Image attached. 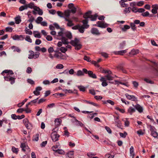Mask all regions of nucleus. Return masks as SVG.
Wrapping results in <instances>:
<instances>
[{"label":"nucleus","instance_id":"nucleus-1","mask_svg":"<svg viewBox=\"0 0 158 158\" xmlns=\"http://www.w3.org/2000/svg\"><path fill=\"white\" fill-rule=\"evenodd\" d=\"M70 44L75 47L76 50H79L82 47V45L80 43L79 40L77 38H75L74 40H72L70 42Z\"/></svg>","mask_w":158,"mask_h":158},{"label":"nucleus","instance_id":"nucleus-2","mask_svg":"<svg viewBox=\"0 0 158 158\" xmlns=\"http://www.w3.org/2000/svg\"><path fill=\"white\" fill-rule=\"evenodd\" d=\"M91 11H89L86 12L85 15H83V17L85 19L90 18L92 21H95L97 17V15H91Z\"/></svg>","mask_w":158,"mask_h":158},{"label":"nucleus","instance_id":"nucleus-3","mask_svg":"<svg viewBox=\"0 0 158 158\" xmlns=\"http://www.w3.org/2000/svg\"><path fill=\"white\" fill-rule=\"evenodd\" d=\"M59 36H61L62 37L66 36L69 39H71L72 38V35L70 32L64 31H61L58 33Z\"/></svg>","mask_w":158,"mask_h":158},{"label":"nucleus","instance_id":"nucleus-4","mask_svg":"<svg viewBox=\"0 0 158 158\" xmlns=\"http://www.w3.org/2000/svg\"><path fill=\"white\" fill-rule=\"evenodd\" d=\"M84 73L86 74H88L89 76L91 78L94 79H96L97 78L96 75L91 71H88L87 69H82Z\"/></svg>","mask_w":158,"mask_h":158},{"label":"nucleus","instance_id":"nucleus-5","mask_svg":"<svg viewBox=\"0 0 158 158\" xmlns=\"http://www.w3.org/2000/svg\"><path fill=\"white\" fill-rule=\"evenodd\" d=\"M61 42H59L57 44V46L60 47L62 46V44H68L69 42L67 41L68 39L65 37H62L61 38Z\"/></svg>","mask_w":158,"mask_h":158},{"label":"nucleus","instance_id":"nucleus-6","mask_svg":"<svg viewBox=\"0 0 158 158\" xmlns=\"http://www.w3.org/2000/svg\"><path fill=\"white\" fill-rule=\"evenodd\" d=\"M23 123L25 125L26 128L28 129H31L32 128L31 124L30 123L28 119L27 118L23 119Z\"/></svg>","mask_w":158,"mask_h":158},{"label":"nucleus","instance_id":"nucleus-7","mask_svg":"<svg viewBox=\"0 0 158 158\" xmlns=\"http://www.w3.org/2000/svg\"><path fill=\"white\" fill-rule=\"evenodd\" d=\"M4 78L5 80L10 81V84L12 85L15 83L16 79L15 78L10 77V76H5L4 77Z\"/></svg>","mask_w":158,"mask_h":158},{"label":"nucleus","instance_id":"nucleus-8","mask_svg":"<svg viewBox=\"0 0 158 158\" xmlns=\"http://www.w3.org/2000/svg\"><path fill=\"white\" fill-rule=\"evenodd\" d=\"M60 137V135L57 134L56 132H53L51 134V137L52 140L56 142L58 140V138Z\"/></svg>","mask_w":158,"mask_h":158},{"label":"nucleus","instance_id":"nucleus-9","mask_svg":"<svg viewBox=\"0 0 158 158\" xmlns=\"http://www.w3.org/2000/svg\"><path fill=\"white\" fill-rule=\"evenodd\" d=\"M88 62H90L91 63L94 65L95 66L98 68L100 67V65L98 64V63L101 61L102 60H97V61L94 60H86Z\"/></svg>","mask_w":158,"mask_h":158},{"label":"nucleus","instance_id":"nucleus-10","mask_svg":"<svg viewBox=\"0 0 158 158\" xmlns=\"http://www.w3.org/2000/svg\"><path fill=\"white\" fill-rule=\"evenodd\" d=\"M125 95L128 99L134 101H137V98L134 95H130L128 94H126Z\"/></svg>","mask_w":158,"mask_h":158},{"label":"nucleus","instance_id":"nucleus-11","mask_svg":"<svg viewBox=\"0 0 158 158\" xmlns=\"http://www.w3.org/2000/svg\"><path fill=\"white\" fill-rule=\"evenodd\" d=\"M97 24L98 25H97L96 24L94 25L102 28H106L108 26V25L106 23H102L100 21H98L97 22Z\"/></svg>","mask_w":158,"mask_h":158},{"label":"nucleus","instance_id":"nucleus-12","mask_svg":"<svg viewBox=\"0 0 158 158\" xmlns=\"http://www.w3.org/2000/svg\"><path fill=\"white\" fill-rule=\"evenodd\" d=\"M116 125L119 128L122 129V125L121 121L119 120L118 117H116L115 120Z\"/></svg>","mask_w":158,"mask_h":158},{"label":"nucleus","instance_id":"nucleus-13","mask_svg":"<svg viewBox=\"0 0 158 158\" xmlns=\"http://www.w3.org/2000/svg\"><path fill=\"white\" fill-rule=\"evenodd\" d=\"M139 50L138 49H133L131 50V52L129 53V56H135L137 54L139 53Z\"/></svg>","mask_w":158,"mask_h":158},{"label":"nucleus","instance_id":"nucleus-14","mask_svg":"<svg viewBox=\"0 0 158 158\" xmlns=\"http://www.w3.org/2000/svg\"><path fill=\"white\" fill-rule=\"evenodd\" d=\"M91 32L92 34L96 35H98L100 34L98 30L95 28H93L91 30Z\"/></svg>","mask_w":158,"mask_h":158},{"label":"nucleus","instance_id":"nucleus-15","mask_svg":"<svg viewBox=\"0 0 158 158\" xmlns=\"http://www.w3.org/2000/svg\"><path fill=\"white\" fill-rule=\"evenodd\" d=\"M74 151L69 152L66 155V158H74Z\"/></svg>","mask_w":158,"mask_h":158},{"label":"nucleus","instance_id":"nucleus-16","mask_svg":"<svg viewBox=\"0 0 158 158\" xmlns=\"http://www.w3.org/2000/svg\"><path fill=\"white\" fill-rule=\"evenodd\" d=\"M135 109L137 110L138 111L141 113L143 111V108L139 104H136L135 106Z\"/></svg>","mask_w":158,"mask_h":158},{"label":"nucleus","instance_id":"nucleus-17","mask_svg":"<svg viewBox=\"0 0 158 158\" xmlns=\"http://www.w3.org/2000/svg\"><path fill=\"white\" fill-rule=\"evenodd\" d=\"M64 19L65 20L68 22L67 23V26L68 27H71L74 25V23H73V21L69 20V19L64 17Z\"/></svg>","mask_w":158,"mask_h":158},{"label":"nucleus","instance_id":"nucleus-18","mask_svg":"<svg viewBox=\"0 0 158 158\" xmlns=\"http://www.w3.org/2000/svg\"><path fill=\"white\" fill-rule=\"evenodd\" d=\"M34 10L38 12V14L41 15L43 14V11L39 7L35 6L34 8Z\"/></svg>","mask_w":158,"mask_h":158},{"label":"nucleus","instance_id":"nucleus-19","mask_svg":"<svg viewBox=\"0 0 158 158\" xmlns=\"http://www.w3.org/2000/svg\"><path fill=\"white\" fill-rule=\"evenodd\" d=\"M127 52V50H124L116 51L114 52V53L115 55H123Z\"/></svg>","mask_w":158,"mask_h":158},{"label":"nucleus","instance_id":"nucleus-20","mask_svg":"<svg viewBox=\"0 0 158 158\" xmlns=\"http://www.w3.org/2000/svg\"><path fill=\"white\" fill-rule=\"evenodd\" d=\"M82 22L83 24V26L85 27V28H87L89 27V25L87 24L88 23V19H85L83 20Z\"/></svg>","mask_w":158,"mask_h":158},{"label":"nucleus","instance_id":"nucleus-21","mask_svg":"<svg viewBox=\"0 0 158 158\" xmlns=\"http://www.w3.org/2000/svg\"><path fill=\"white\" fill-rule=\"evenodd\" d=\"M135 111V108H133L132 107H130L128 109L127 112L129 113L130 115H132L133 113Z\"/></svg>","mask_w":158,"mask_h":158},{"label":"nucleus","instance_id":"nucleus-22","mask_svg":"<svg viewBox=\"0 0 158 158\" xmlns=\"http://www.w3.org/2000/svg\"><path fill=\"white\" fill-rule=\"evenodd\" d=\"M152 63V66L154 67L156 69H158V62H156L154 61H151Z\"/></svg>","mask_w":158,"mask_h":158},{"label":"nucleus","instance_id":"nucleus-23","mask_svg":"<svg viewBox=\"0 0 158 158\" xmlns=\"http://www.w3.org/2000/svg\"><path fill=\"white\" fill-rule=\"evenodd\" d=\"M124 64L123 63H122L119 64L118 65V68L122 70L123 73H126L127 72L125 70L123 69V68L124 66Z\"/></svg>","mask_w":158,"mask_h":158},{"label":"nucleus","instance_id":"nucleus-24","mask_svg":"<svg viewBox=\"0 0 158 158\" xmlns=\"http://www.w3.org/2000/svg\"><path fill=\"white\" fill-rule=\"evenodd\" d=\"M70 11L69 10L65 11L64 13V17H66L68 18L70 16Z\"/></svg>","mask_w":158,"mask_h":158},{"label":"nucleus","instance_id":"nucleus-25","mask_svg":"<svg viewBox=\"0 0 158 158\" xmlns=\"http://www.w3.org/2000/svg\"><path fill=\"white\" fill-rule=\"evenodd\" d=\"M101 72L103 73H107L108 74H111L112 73V72L111 71H110V70H105L104 69H101Z\"/></svg>","mask_w":158,"mask_h":158},{"label":"nucleus","instance_id":"nucleus-26","mask_svg":"<svg viewBox=\"0 0 158 158\" xmlns=\"http://www.w3.org/2000/svg\"><path fill=\"white\" fill-rule=\"evenodd\" d=\"M61 122V120L60 119L58 118H56L55 120V125L56 126H59Z\"/></svg>","mask_w":158,"mask_h":158},{"label":"nucleus","instance_id":"nucleus-27","mask_svg":"<svg viewBox=\"0 0 158 158\" xmlns=\"http://www.w3.org/2000/svg\"><path fill=\"white\" fill-rule=\"evenodd\" d=\"M82 101L84 102H85L88 104H91L94 106H98V105L96 103L93 102H90L85 100H82Z\"/></svg>","mask_w":158,"mask_h":158},{"label":"nucleus","instance_id":"nucleus-28","mask_svg":"<svg viewBox=\"0 0 158 158\" xmlns=\"http://www.w3.org/2000/svg\"><path fill=\"white\" fill-rule=\"evenodd\" d=\"M33 34L35 37L40 38L41 37L40 34L38 31H34L33 32Z\"/></svg>","mask_w":158,"mask_h":158},{"label":"nucleus","instance_id":"nucleus-29","mask_svg":"<svg viewBox=\"0 0 158 158\" xmlns=\"http://www.w3.org/2000/svg\"><path fill=\"white\" fill-rule=\"evenodd\" d=\"M26 5L27 6V9L29 7L31 9L33 8L34 9L35 7L36 6H34L33 2H30L29 4Z\"/></svg>","mask_w":158,"mask_h":158},{"label":"nucleus","instance_id":"nucleus-30","mask_svg":"<svg viewBox=\"0 0 158 158\" xmlns=\"http://www.w3.org/2000/svg\"><path fill=\"white\" fill-rule=\"evenodd\" d=\"M12 49H14V52H20L21 51V50L18 47H16L13 46L11 47Z\"/></svg>","mask_w":158,"mask_h":158},{"label":"nucleus","instance_id":"nucleus-31","mask_svg":"<svg viewBox=\"0 0 158 158\" xmlns=\"http://www.w3.org/2000/svg\"><path fill=\"white\" fill-rule=\"evenodd\" d=\"M28 58L32 59L34 58V52L32 51H30L29 52Z\"/></svg>","mask_w":158,"mask_h":158},{"label":"nucleus","instance_id":"nucleus-32","mask_svg":"<svg viewBox=\"0 0 158 158\" xmlns=\"http://www.w3.org/2000/svg\"><path fill=\"white\" fill-rule=\"evenodd\" d=\"M55 152L57 153L58 154L60 155L64 154L65 153L63 150L60 149H58L55 151Z\"/></svg>","mask_w":158,"mask_h":158},{"label":"nucleus","instance_id":"nucleus-33","mask_svg":"<svg viewBox=\"0 0 158 158\" xmlns=\"http://www.w3.org/2000/svg\"><path fill=\"white\" fill-rule=\"evenodd\" d=\"M103 102L104 104H106L107 103H108L112 106L114 105V102L110 100H108L107 101H103Z\"/></svg>","mask_w":158,"mask_h":158},{"label":"nucleus","instance_id":"nucleus-34","mask_svg":"<svg viewBox=\"0 0 158 158\" xmlns=\"http://www.w3.org/2000/svg\"><path fill=\"white\" fill-rule=\"evenodd\" d=\"M16 23L17 24H19L21 21V18L20 16H18L15 18Z\"/></svg>","mask_w":158,"mask_h":158},{"label":"nucleus","instance_id":"nucleus-35","mask_svg":"<svg viewBox=\"0 0 158 158\" xmlns=\"http://www.w3.org/2000/svg\"><path fill=\"white\" fill-rule=\"evenodd\" d=\"M85 28L83 26H80L79 28L78 29L79 31L81 33H83L85 31L84 29Z\"/></svg>","mask_w":158,"mask_h":158},{"label":"nucleus","instance_id":"nucleus-36","mask_svg":"<svg viewBox=\"0 0 158 158\" xmlns=\"http://www.w3.org/2000/svg\"><path fill=\"white\" fill-rule=\"evenodd\" d=\"M20 147L22 148L23 151L25 152L26 151L25 148H26V147H28L27 146L26 144L25 143H22L21 144Z\"/></svg>","mask_w":158,"mask_h":158},{"label":"nucleus","instance_id":"nucleus-37","mask_svg":"<svg viewBox=\"0 0 158 158\" xmlns=\"http://www.w3.org/2000/svg\"><path fill=\"white\" fill-rule=\"evenodd\" d=\"M23 38V35H15L13 36L12 38L14 40H20V38Z\"/></svg>","mask_w":158,"mask_h":158},{"label":"nucleus","instance_id":"nucleus-38","mask_svg":"<svg viewBox=\"0 0 158 158\" xmlns=\"http://www.w3.org/2000/svg\"><path fill=\"white\" fill-rule=\"evenodd\" d=\"M43 18L40 16L38 17L35 21L36 23L37 24L40 23L41 21L43 20Z\"/></svg>","mask_w":158,"mask_h":158},{"label":"nucleus","instance_id":"nucleus-39","mask_svg":"<svg viewBox=\"0 0 158 158\" xmlns=\"http://www.w3.org/2000/svg\"><path fill=\"white\" fill-rule=\"evenodd\" d=\"M27 9V6L26 5L21 6L19 8V11H21L25 10Z\"/></svg>","mask_w":158,"mask_h":158},{"label":"nucleus","instance_id":"nucleus-40","mask_svg":"<svg viewBox=\"0 0 158 158\" xmlns=\"http://www.w3.org/2000/svg\"><path fill=\"white\" fill-rule=\"evenodd\" d=\"M74 122L77 123L76 125H79L81 127H83V124L81 122L78 121L77 119H74Z\"/></svg>","mask_w":158,"mask_h":158},{"label":"nucleus","instance_id":"nucleus-41","mask_svg":"<svg viewBox=\"0 0 158 158\" xmlns=\"http://www.w3.org/2000/svg\"><path fill=\"white\" fill-rule=\"evenodd\" d=\"M27 99H25L22 102L18 103L17 105V106L18 107H21L23 105L24 103L27 101Z\"/></svg>","mask_w":158,"mask_h":158},{"label":"nucleus","instance_id":"nucleus-42","mask_svg":"<svg viewBox=\"0 0 158 158\" xmlns=\"http://www.w3.org/2000/svg\"><path fill=\"white\" fill-rule=\"evenodd\" d=\"M77 87L81 91L84 92L85 90V88L83 86L79 85L77 86Z\"/></svg>","mask_w":158,"mask_h":158},{"label":"nucleus","instance_id":"nucleus-43","mask_svg":"<svg viewBox=\"0 0 158 158\" xmlns=\"http://www.w3.org/2000/svg\"><path fill=\"white\" fill-rule=\"evenodd\" d=\"M84 73L83 71H82L81 70H79L77 71L76 75L77 76H83L84 75Z\"/></svg>","mask_w":158,"mask_h":158},{"label":"nucleus","instance_id":"nucleus-44","mask_svg":"<svg viewBox=\"0 0 158 158\" xmlns=\"http://www.w3.org/2000/svg\"><path fill=\"white\" fill-rule=\"evenodd\" d=\"M151 134L154 138H156L158 136L157 133L155 131L151 132Z\"/></svg>","mask_w":158,"mask_h":158},{"label":"nucleus","instance_id":"nucleus-45","mask_svg":"<svg viewBox=\"0 0 158 158\" xmlns=\"http://www.w3.org/2000/svg\"><path fill=\"white\" fill-rule=\"evenodd\" d=\"M110 75L108 74L105 76V77H106V80L110 81L113 80V77Z\"/></svg>","mask_w":158,"mask_h":158},{"label":"nucleus","instance_id":"nucleus-46","mask_svg":"<svg viewBox=\"0 0 158 158\" xmlns=\"http://www.w3.org/2000/svg\"><path fill=\"white\" fill-rule=\"evenodd\" d=\"M39 134V133H37L34 136V138L33 139L34 141H37L38 140Z\"/></svg>","mask_w":158,"mask_h":158},{"label":"nucleus","instance_id":"nucleus-47","mask_svg":"<svg viewBox=\"0 0 158 158\" xmlns=\"http://www.w3.org/2000/svg\"><path fill=\"white\" fill-rule=\"evenodd\" d=\"M119 135L120 136L123 138H125L127 135V133L126 132H124V133H121L120 132L119 133Z\"/></svg>","mask_w":158,"mask_h":158},{"label":"nucleus","instance_id":"nucleus-48","mask_svg":"<svg viewBox=\"0 0 158 158\" xmlns=\"http://www.w3.org/2000/svg\"><path fill=\"white\" fill-rule=\"evenodd\" d=\"M12 151L14 152L17 154L18 152V149L15 148V147H12L11 149Z\"/></svg>","mask_w":158,"mask_h":158},{"label":"nucleus","instance_id":"nucleus-49","mask_svg":"<svg viewBox=\"0 0 158 158\" xmlns=\"http://www.w3.org/2000/svg\"><path fill=\"white\" fill-rule=\"evenodd\" d=\"M25 31L26 33L27 34H28L29 35H31L32 34V31L30 29H28L27 27L26 28V29H25Z\"/></svg>","mask_w":158,"mask_h":158},{"label":"nucleus","instance_id":"nucleus-50","mask_svg":"<svg viewBox=\"0 0 158 158\" xmlns=\"http://www.w3.org/2000/svg\"><path fill=\"white\" fill-rule=\"evenodd\" d=\"M144 80L147 83L152 84L154 83L153 81H152L148 79V78H144Z\"/></svg>","mask_w":158,"mask_h":158},{"label":"nucleus","instance_id":"nucleus-51","mask_svg":"<svg viewBox=\"0 0 158 158\" xmlns=\"http://www.w3.org/2000/svg\"><path fill=\"white\" fill-rule=\"evenodd\" d=\"M57 14L60 17H64V13L62 12H61L59 11H57Z\"/></svg>","mask_w":158,"mask_h":158},{"label":"nucleus","instance_id":"nucleus-52","mask_svg":"<svg viewBox=\"0 0 158 158\" xmlns=\"http://www.w3.org/2000/svg\"><path fill=\"white\" fill-rule=\"evenodd\" d=\"M120 4L121 5V6L122 7H126V6L127 5L124 2H123V1H120L119 2Z\"/></svg>","mask_w":158,"mask_h":158},{"label":"nucleus","instance_id":"nucleus-53","mask_svg":"<svg viewBox=\"0 0 158 158\" xmlns=\"http://www.w3.org/2000/svg\"><path fill=\"white\" fill-rule=\"evenodd\" d=\"M115 109L118 110L120 112L122 113H125V111L124 109H121L118 107H115Z\"/></svg>","mask_w":158,"mask_h":158},{"label":"nucleus","instance_id":"nucleus-54","mask_svg":"<svg viewBox=\"0 0 158 158\" xmlns=\"http://www.w3.org/2000/svg\"><path fill=\"white\" fill-rule=\"evenodd\" d=\"M53 25H54L56 29H60L61 30V31L63 30V29L62 28H60V27L59 25L58 24L55 23H53Z\"/></svg>","mask_w":158,"mask_h":158},{"label":"nucleus","instance_id":"nucleus-55","mask_svg":"<svg viewBox=\"0 0 158 158\" xmlns=\"http://www.w3.org/2000/svg\"><path fill=\"white\" fill-rule=\"evenodd\" d=\"M130 28V27L128 25H125L124 26V27L122 28L123 31H125L127 29H129Z\"/></svg>","mask_w":158,"mask_h":158},{"label":"nucleus","instance_id":"nucleus-56","mask_svg":"<svg viewBox=\"0 0 158 158\" xmlns=\"http://www.w3.org/2000/svg\"><path fill=\"white\" fill-rule=\"evenodd\" d=\"M59 146V145L58 143V144H56V145L52 146V150L55 152V151L56 150V149L58 148Z\"/></svg>","mask_w":158,"mask_h":158},{"label":"nucleus","instance_id":"nucleus-57","mask_svg":"<svg viewBox=\"0 0 158 158\" xmlns=\"http://www.w3.org/2000/svg\"><path fill=\"white\" fill-rule=\"evenodd\" d=\"M141 15L143 17H148L149 15V13L148 11L142 14Z\"/></svg>","mask_w":158,"mask_h":158},{"label":"nucleus","instance_id":"nucleus-58","mask_svg":"<svg viewBox=\"0 0 158 158\" xmlns=\"http://www.w3.org/2000/svg\"><path fill=\"white\" fill-rule=\"evenodd\" d=\"M25 40L29 42L30 43H31L32 42V40L31 39L30 37L28 35H27L25 38Z\"/></svg>","mask_w":158,"mask_h":158},{"label":"nucleus","instance_id":"nucleus-59","mask_svg":"<svg viewBox=\"0 0 158 158\" xmlns=\"http://www.w3.org/2000/svg\"><path fill=\"white\" fill-rule=\"evenodd\" d=\"M131 8L130 7L128 8H126L124 10V12L125 14H127V13H129L130 12V9Z\"/></svg>","mask_w":158,"mask_h":158},{"label":"nucleus","instance_id":"nucleus-60","mask_svg":"<svg viewBox=\"0 0 158 158\" xmlns=\"http://www.w3.org/2000/svg\"><path fill=\"white\" fill-rule=\"evenodd\" d=\"M32 71L31 68L30 67H28L27 68L26 73H27L30 74L31 73Z\"/></svg>","mask_w":158,"mask_h":158},{"label":"nucleus","instance_id":"nucleus-61","mask_svg":"<svg viewBox=\"0 0 158 158\" xmlns=\"http://www.w3.org/2000/svg\"><path fill=\"white\" fill-rule=\"evenodd\" d=\"M64 66L63 64H58L56 66V68L57 69H62L63 68Z\"/></svg>","mask_w":158,"mask_h":158},{"label":"nucleus","instance_id":"nucleus-62","mask_svg":"<svg viewBox=\"0 0 158 158\" xmlns=\"http://www.w3.org/2000/svg\"><path fill=\"white\" fill-rule=\"evenodd\" d=\"M130 26L131 27V29L133 30H135L136 29L135 25L134 23H130Z\"/></svg>","mask_w":158,"mask_h":158},{"label":"nucleus","instance_id":"nucleus-63","mask_svg":"<svg viewBox=\"0 0 158 158\" xmlns=\"http://www.w3.org/2000/svg\"><path fill=\"white\" fill-rule=\"evenodd\" d=\"M105 128L109 134H111L112 133V131L111 129L109 127L106 126Z\"/></svg>","mask_w":158,"mask_h":158},{"label":"nucleus","instance_id":"nucleus-64","mask_svg":"<svg viewBox=\"0 0 158 158\" xmlns=\"http://www.w3.org/2000/svg\"><path fill=\"white\" fill-rule=\"evenodd\" d=\"M132 84L134 86L135 88H137L139 85L138 83L136 81H133Z\"/></svg>","mask_w":158,"mask_h":158}]
</instances>
